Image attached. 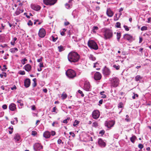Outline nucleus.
<instances>
[{"mask_svg": "<svg viewBox=\"0 0 151 151\" xmlns=\"http://www.w3.org/2000/svg\"><path fill=\"white\" fill-rule=\"evenodd\" d=\"M71 6H72V5L71 4H69L67 3L65 4V7L67 9H69V8H70L71 7Z\"/></svg>", "mask_w": 151, "mask_h": 151, "instance_id": "34", "label": "nucleus"}, {"mask_svg": "<svg viewBox=\"0 0 151 151\" xmlns=\"http://www.w3.org/2000/svg\"><path fill=\"white\" fill-rule=\"evenodd\" d=\"M92 117L94 119H97L99 116L100 113L98 110H94L92 113Z\"/></svg>", "mask_w": 151, "mask_h": 151, "instance_id": "10", "label": "nucleus"}, {"mask_svg": "<svg viewBox=\"0 0 151 151\" xmlns=\"http://www.w3.org/2000/svg\"><path fill=\"white\" fill-rule=\"evenodd\" d=\"M19 73L20 75H24L25 74V72L24 71L20 70L19 72Z\"/></svg>", "mask_w": 151, "mask_h": 151, "instance_id": "41", "label": "nucleus"}, {"mask_svg": "<svg viewBox=\"0 0 151 151\" xmlns=\"http://www.w3.org/2000/svg\"><path fill=\"white\" fill-rule=\"evenodd\" d=\"M51 38H52V41L54 42H55L58 39V38L57 37H55V36L53 35L52 36Z\"/></svg>", "mask_w": 151, "mask_h": 151, "instance_id": "31", "label": "nucleus"}, {"mask_svg": "<svg viewBox=\"0 0 151 151\" xmlns=\"http://www.w3.org/2000/svg\"><path fill=\"white\" fill-rule=\"evenodd\" d=\"M124 29H125L127 31L129 30V29L128 27L127 26L124 25Z\"/></svg>", "mask_w": 151, "mask_h": 151, "instance_id": "48", "label": "nucleus"}, {"mask_svg": "<svg viewBox=\"0 0 151 151\" xmlns=\"http://www.w3.org/2000/svg\"><path fill=\"white\" fill-rule=\"evenodd\" d=\"M45 31L43 28L40 29L38 35L40 37H43L45 35Z\"/></svg>", "mask_w": 151, "mask_h": 151, "instance_id": "12", "label": "nucleus"}, {"mask_svg": "<svg viewBox=\"0 0 151 151\" xmlns=\"http://www.w3.org/2000/svg\"><path fill=\"white\" fill-rule=\"evenodd\" d=\"M125 120L127 121V122H130V119L129 118H126L125 119Z\"/></svg>", "mask_w": 151, "mask_h": 151, "instance_id": "61", "label": "nucleus"}, {"mask_svg": "<svg viewBox=\"0 0 151 151\" xmlns=\"http://www.w3.org/2000/svg\"><path fill=\"white\" fill-rule=\"evenodd\" d=\"M31 107H32L31 109L32 110H34L35 109V106H34V105L32 106H31Z\"/></svg>", "mask_w": 151, "mask_h": 151, "instance_id": "58", "label": "nucleus"}, {"mask_svg": "<svg viewBox=\"0 0 151 151\" xmlns=\"http://www.w3.org/2000/svg\"><path fill=\"white\" fill-rule=\"evenodd\" d=\"M9 109L12 111H14L16 109V105L15 104H10L9 106Z\"/></svg>", "mask_w": 151, "mask_h": 151, "instance_id": "23", "label": "nucleus"}, {"mask_svg": "<svg viewBox=\"0 0 151 151\" xmlns=\"http://www.w3.org/2000/svg\"><path fill=\"white\" fill-rule=\"evenodd\" d=\"M93 125L95 127H96L98 126L97 123L96 122H94L93 123Z\"/></svg>", "mask_w": 151, "mask_h": 151, "instance_id": "50", "label": "nucleus"}, {"mask_svg": "<svg viewBox=\"0 0 151 151\" xmlns=\"http://www.w3.org/2000/svg\"><path fill=\"white\" fill-rule=\"evenodd\" d=\"M98 143L99 145L101 147H104L106 146L105 143L101 139H99Z\"/></svg>", "mask_w": 151, "mask_h": 151, "instance_id": "19", "label": "nucleus"}, {"mask_svg": "<svg viewBox=\"0 0 151 151\" xmlns=\"http://www.w3.org/2000/svg\"><path fill=\"white\" fill-rule=\"evenodd\" d=\"M78 92L80 94H81V96L82 97H83L84 96V94L83 93V92L82 91L80 90H78Z\"/></svg>", "mask_w": 151, "mask_h": 151, "instance_id": "42", "label": "nucleus"}, {"mask_svg": "<svg viewBox=\"0 0 151 151\" xmlns=\"http://www.w3.org/2000/svg\"><path fill=\"white\" fill-rule=\"evenodd\" d=\"M57 0H43L44 3L46 5H53L55 4Z\"/></svg>", "mask_w": 151, "mask_h": 151, "instance_id": "7", "label": "nucleus"}, {"mask_svg": "<svg viewBox=\"0 0 151 151\" xmlns=\"http://www.w3.org/2000/svg\"><path fill=\"white\" fill-rule=\"evenodd\" d=\"M88 45L90 48L96 50L98 48L97 44L93 40H89L88 43Z\"/></svg>", "mask_w": 151, "mask_h": 151, "instance_id": "3", "label": "nucleus"}, {"mask_svg": "<svg viewBox=\"0 0 151 151\" xmlns=\"http://www.w3.org/2000/svg\"><path fill=\"white\" fill-rule=\"evenodd\" d=\"M39 66L40 68L43 67H44L43 63L42 62L40 63L39 64Z\"/></svg>", "mask_w": 151, "mask_h": 151, "instance_id": "49", "label": "nucleus"}, {"mask_svg": "<svg viewBox=\"0 0 151 151\" xmlns=\"http://www.w3.org/2000/svg\"><path fill=\"white\" fill-rule=\"evenodd\" d=\"M69 119V118H67V119H65V120H64L63 121V122L64 123L67 124L68 123L67 122V120L69 119Z\"/></svg>", "mask_w": 151, "mask_h": 151, "instance_id": "54", "label": "nucleus"}, {"mask_svg": "<svg viewBox=\"0 0 151 151\" xmlns=\"http://www.w3.org/2000/svg\"><path fill=\"white\" fill-rule=\"evenodd\" d=\"M50 133L52 135L54 136L55 134V132L54 131H52Z\"/></svg>", "mask_w": 151, "mask_h": 151, "instance_id": "52", "label": "nucleus"}, {"mask_svg": "<svg viewBox=\"0 0 151 151\" xmlns=\"http://www.w3.org/2000/svg\"><path fill=\"white\" fill-rule=\"evenodd\" d=\"M31 7L32 9L36 11H39L41 9V7L40 6L35 4L31 5Z\"/></svg>", "mask_w": 151, "mask_h": 151, "instance_id": "15", "label": "nucleus"}, {"mask_svg": "<svg viewBox=\"0 0 151 151\" xmlns=\"http://www.w3.org/2000/svg\"><path fill=\"white\" fill-rule=\"evenodd\" d=\"M113 67L117 70H119L120 68V66L119 65H113Z\"/></svg>", "mask_w": 151, "mask_h": 151, "instance_id": "38", "label": "nucleus"}, {"mask_svg": "<svg viewBox=\"0 0 151 151\" xmlns=\"http://www.w3.org/2000/svg\"><path fill=\"white\" fill-rule=\"evenodd\" d=\"M58 48L59 50V51L60 52H61L64 49L63 47L62 46L60 45V46H58Z\"/></svg>", "mask_w": 151, "mask_h": 151, "instance_id": "32", "label": "nucleus"}, {"mask_svg": "<svg viewBox=\"0 0 151 151\" xmlns=\"http://www.w3.org/2000/svg\"><path fill=\"white\" fill-rule=\"evenodd\" d=\"M94 77L95 80H99L101 79V75L99 72H96L95 73Z\"/></svg>", "mask_w": 151, "mask_h": 151, "instance_id": "14", "label": "nucleus"}, {"mask_svg": "<svg viewBox=\"0 0 151 151\" xmlns=\"http://www.w3.org/2000/svg\"><path fill=\"white\" fill-rule=\"evenodd\" d=\"M103 74L105 76H108L110 75L111 72L109 69L105 66L102 70Z\"/></svg>", "mask_w": 151, "mask_h": 151, "instance_id": "11", "label": "nucleus"}, {"mask_svg": "<svg viewBox=\"0 0 151 151\" xmlns=\"http://www.w3.org/2000/svg\"><path fill=\"white\" fill-rule=\"evenodd\" d=\"M80 122L79 121L77 120H75L73 123V126L74 127L76 126Z\"/></svg>", "mask_w": 151, "mask_h": 151, "instance_id": "33", "label": "nucleus"}, {"mask_svg": "<svg viewBox=\"0 0 151 151\" xmlns=\"http://www.w3.org/2000/svg\"><path fill=\"white\" fill-rule=\"evenodd\" d=\"M142 78V77H141L140 76L137 75L135 77V79L136 81H139L140 80H141Z\"/></svg>", "mask_w": 151, "mask_h": 151, "instance_id": "24", "label": "nucleus"}, {"mask_svg": "<svg viewBox=\"0 0 151 151\" xmlns=\"http://www.w3.org/2000/svg\"><path fill=\"white\" fill-rule=\"evenodd\" d=\"M111 85L113 87H117L119 83V80L117 77H113L111 80Z\"/></svg>", "mask_w": 151, "mask_h": 151, "instance_id": "4", "label": "nucleus"}, {"mask_svg": "<svg viewBox=\"0 0 151 151\" xmlns=\"http://www.w3.org/2000/svg\"><path fill=\"white\" fill-rule=\"evenodd\" d=\"M99 29L98 27L97 26H94L93 27L92 32L94 33L96 32V31Z\"/></svg>", "mask_w": 151, "mask_h": 151, "instance_id": "29", "label": "nucleus"}, {"mask_svg": "<svg viewBox=\"0 0 151 151\" xmlns=\"http://www.w3.org/2000/svg\"><path fill=\"white\" fill-rule=\"evenodd\" d=\"M124 38L131 41H132V36L128 34H125L124 36Z\"/></svg>", "mask_w": 151, "mask_h": 151, "instance_id": "16", "label": "nucleus"}, {"mask_svg": "<svg viewBox=\"0 0 151 151\" xmlns=\"http://www.w3.org/2000/svg\"><path fill=\"white\" fill-rule=\"evenodd\" d=\"M136 137L135 136H132L130 138V140L132 142L134 143L135 142V140L136 139Z\"/></svg>", "mask_w": 151, "mask_h": 151, "instance_id": "28", "label": "nucleus"}, {"mask_svg": "<svg viewBox=\"0 0 151 151\" xmlns=\"http://www.w3.org/2000/svg\"><path fill=\"white\" fill-rule=\"evenodd\" d=\"M138 147L139 148L142 149L143 147V145L140 144L138 145Z\"/></svg>", "mask_w": 151, "mask_h": 151, "instance_id": "44", "label": "nucleus"}, {"mask_svg": "<svg viewBox=\"0 0 151 151\" xmlns=\"http://www.w3.org/2000/svg\"><path fill=\"white\" fill-rule=\"evenodd\" d=\"M104 93V91H102V92H101L100 93V94L101 95V97L103 98H105L106 97V96L105 95L103 94Z\"/></svg>", "mask_w": 151, "mask_h": 151, "instance_id": "35", "label": "nucleus"}, {"mask_svg": "<svg viewBox=\"0 0 151 151\" xmlns=\"http://www.w3.org/2000/svg\"><path fill=\"white\" fill-rule=\"evenodd\" d=\"M104 133L105 131L103 130L100 131L99 132V134H101L102 135H103L104 134Z\"/></svg>", "mask_w": 151, "mask_h": 151, "instance_id": "46", "label": "nucleus"}, {"mask_svg": "<svg viewBox=\"0 0 151 151\" xmlns=\"http://www.w3.org/2000/svg\"><path fill=\"white\" fill-rule=\"evenodd\" d=\"M62 142V140L60 139H59L58 141V144H60Z\"/></svg>", "mask_w": 151, "mask_h": 151, "instance_id": "60", "label": "nucleus"}, {"mask_svg": "<svg viewBox=\"0 0 151 151\" xmlns=\"http://www.w3.org/2000/svg\"><path fill=\"white\" fill-rule=\"evenodd\" d=\"M120 25L121 24L119 22H117L116 24V26L117 28H120Z\"/></svg>", "mask_w": 151, "mask_h": 151, "instance_id": "40", "label": "nucleus"}, {"mask_svg": "<svg viewBox=\"0 0 151 151\" xmlns=\"http://www.w3.org/2000/svg\"><path fill=\"white\" fill-rule=\"evenodd\" d=\"M37 134V132L35 131H33L32 132V134L33 136H35Z\"/></svg>", "mask_w": 151, "mask_h": 151, "instance_id": "43", "label": "nucleus"}, {"mask_svg": "<svg viewBox=\"0 0 151 151\" xmlns=\"http://www.w3.org/2000/svg\"><path fill=\"white\" fill-rule=\"evenodd\" d=\"M83 89L86 91H90L91 90V86L88 81H86L84 83Z\"/></svg>", "mask_w": 151, "mask_h": 151, "instance_id": "6", "label": "nucleus"}, {"mask_svg": "<svg viewBox=\"0 0 151 151\" xmlns=\"http://www.w3.org/2000/svg\"><path fill=\"white\" fill-rule=\"evenodd\" d=\"M114 13L110 9H108L106 11L107 15L109 17H111L113 15Z\"/></svg>", "mask_w": 151, "mask_h": 151, "instance_id": "18", "label": "nucleus"}, {"mask_svg": "<svg viewBox=\"0 0 151 151\" xmlns=\"http://www.w3.org/2000/svg\"><path fill=\"white\" fill-rule=\"evenodd\" d=\"M51 135L50 133L48 131H45L43 134V136L46 138H49Z\"/></svg>", "mask_w": 151, "mask_h": 151, "instance_id": "20", "label": "nucleus"}, {"mask_svg": "<svg viewBox=\"0 0 151 151\" xmlns=\"http://www.w3.org/2000/svg\"><path fill=\"white\" fill-rule=\"evenodd\" d=\"M147 27L146 26H144L142 27L141 28V30L142 31H144L147 30Z\"/></svg>", "mask_w": 151, "mask_h": 151, "instance_id": "36", "label": "nucleus"}, {"mask_svg": "<svg viewBox=\"0 0 151 151\" xmlns=\"http://www.w3.org/2000/svg\"><path fill=\"white\" fill-rule=\"evenodd\" d=\"M69 134L70 135H71L73 137H74L75 136V134L73 133V132H70Z\"/></svg>", "mask_w": 151, "mask_h": 151, "instance_id": "51", "label": "nucleus"}, {"mask_svg": "<svg viewBox=\"0 0 151 151\" xmlns=\"http://www.w3.org/2000/svg\"><path fill=\"white\" fill-rule=\"evenodd\" d=\"M24 12V10L23 9H17L15 13L16 15H17L21 13H22Z\"/></svg>", "mask_w": 151, "mask_h": 151, "instance_id": "22", "label": "nucleus"}, {"mask_svg": "<svg viewBox=\"0 0 151 151\" xmlns=\"http://www.w3.org/2000/svg\"><path fill=\"white\" fill-rule=\"evenodd\" d=\"M89 58L90 60L93 61H94L96 60V58L94 56L91 54H90L88 55Z\"/></svg>", "mask_w": 151, "mask_h": 151, "instance_id": "26", "label": "nucleus"}, {"mask_svg": "<svg viewBox=\"0 0 151 151\" xmlns=\"http://www.w3.org/2000/svg\"><path fill=\"white\" fill-rule=\"evenodd\" d=\"M103 99H101V100H100L99 101V104H102L103 103Z\"/></svg>", "mask_w": 151, "mask_h": 151, "instance_id": "64", "label": "nucleus"}, {"mask_svg": "<svg viewBox=\"0 0 151 151\" xmlns=\"http://www.w3.org/2000/svg\"><path fill=\"white\" fill-rule=\"evenodd\" d=\"M14 139L16 142H19L22 141L20 135L18 133L15 134Z\"/></svg>", "mask_w": 151, "mask_h": 151, "instance_id": "13", "label": "nucleus"}, {"mask_svg": "<svg viewBox=\"0 0 151 151\" xmlns=\"http://www.w3.org/2000/svg\"><path fill=\"white\" fill-rule=\"evenodd\" d=\"M43 58L42 57H41L40 59L37 60V61L38 62H41V61H42Z\"/></svg>", "mask_w": 151, "mask_h": 151, "instance_id": "45", "label": "nucleus"}, {"mask_svg": "<svg viewBox=\"0 0 151 151\" xmlns=\"http://www.w3.org/2000/svg\"><path fill=\"white\" fill-rule=\"evenodd\" d=\"M66 74L68 77L72 78L76 76V73L73 70H68L66 72Z\"/></svg>", "mask_w": 151, "mask_h": 151, "instance_id": "5", "label": "nucleus"}, {"mask_svg": "<svg viewBox=\"0 0 151 151\" xmlns=\"http://www.w3.org/2000/svg\"><path fill=\"white\" fill-rule=\"evenodd\" d=\"M30 84V81L29 79L27 78L24 81V85L26 88L28 87Z\"/></svg>", "mask_w": 151, "mask_h": 151, "instance_id": "17", "label": "nucleus"}, {"mask_svg": "<svg viewBox=\"0 0 151 151\" xmlns=\"http://www.w3.org/2000/svg\"><path fill=\"white\" fill-rule=\"evenodd\" d=\"M43 91L45 93H46L47 92V90L46 88L43 89Z\"/></svg>", "mask_w": 151, "mask_h": 151, "instance_id": "62", "label": "nucleus"}, {"mask_svg": "<svg viewBox=\"0 0 151 151\" xmlns=\"http://www.w3.org/2000/svg\"><path fill=\"white\" fill-rule=\"evenodd\" d=\"M151 21V18L150 17V18H148V19L147 22L148 23H150Z\"/></svg>", "mask_w": 151, "mask_h": 151, "instance_id": "63", "label": "nucleus"}, {"mask_svg": "<svg viewBox=\"0 0 151 151\" xmlns=\"http://www.w3.org/2000/svg\"><path fill=\"white\" fill-rule=\"evenodd\" d=\"M103 35L105 39H110L111 38L113 35L112 31L108 29H105L103 32Z\"/></svg>", "mask_w": 151, "mask_h": 151, "instance_id": "2", "label": "nucleus"}, {"mask_svg": "<svg viewBox=\"0 0 151 151\" xmlns=\"http://www.w3.org/2000/svg\"><path fill=\"white\" fill-rule=\"evenodd\" d=\"M17 89V88L15 86H14L13 87L11 88V89L12 90H14V89Z\"/></svg>", "mask_w": 151, "mask_h": 151, "instance_id": "56", "label": "nucleus"}, {"mask_svg": "<svg viewBox=\"0 0 151 151\" xmlns=\"http://www.w3.org/2000/svg\"><path fill=\"white\" fill-rule=\"evenodd\" d=\"M26 61H27V60L26 58H24L22 59L21 60V63L23 65L25 63V62Z\"/></svg>", "mask_w": 151, "mask_h": 151, "instance_id": "37", "label": "nucleus"}, {"mask_svg": "<svg viewBox=\"0 0 151 151\" xmlns=\"http://www.w3.org/2000/svg\"><path fill=\"white\" fill-rule=\"evenodd\" d=\"M34 150L35 151L40 150L42 149V146L39 143H36L33 146Z\"/></svg>", "mask_w": 151, "mask_h": 151, "instance_id": "8", "label": "nucleus"}, {"mask_svg": "<svg viewBox=\"0 0 151 151\" xmlns=\"http://www.w3.org/2000/svg\"><path fill=\"white\" fill-rule=\"evenodd\" d=\"M24 68L26 70L29 72L31 70V67L29 64H27L24 66Z\"/></svg>", "mask_w": 151, "mask_h": 151, "instance_id": "21", "label": "nucleus"}, {"mask_svg": "<svg viewBox=\"0 0 151 151\" xmlns=\"http://www.w3.org/2000/svg\"><path fill=\"white\" fill-rule=\"evenodd\" d=\"M115 124V122L113 121H106L105 123L106 126L108 128H110L113 126Z\"/></svg>", "mask_w": 151, "mask_h": 151, "instance_id": "9", "label": "nucleus"}, {"mask_svg": "<svg viewBox=\"0 0 151 151\" xmlns=\"http://www.w3.org/2000/svg\"><path fill=\"white\" fill-rule=\"evenodd\" d=\"M4 68L2 69V71H4L5 70H6L7 68L6 67V66L5 65H3Z\"/></svg>", "mask_w": 151, "mask_h": 151, "instance_id": "53", "label": "nucleus"}, {"mask_svg": "<svg viewBox=\"0 0 151 151\" xmlns=\"http://www.w3.org/2000/svg\"><path fill=\"white\" fill-rule=\"evenodd\" d=\"M121 37L120 33L117 32L116 34V38L118 42L119 41L120 38Z\"/></svg>", "mask_w": 151, "mask_h": 151, "instance_id": "27", "label": "nucleus"}, {"mask_svg": "<svg viewBox=\"0 0 151 151\" xmlns=\"http://www.w3.org/2000/svg\"><path fill=\"white\" fill-rule=\"evenodd\" d=\"M27 24L28 25H32L33 24L32 22L31 21V20H29L27 23Z\"/></svg>", "mask_w": 151, "mask_h": 151, "instance_id": "47", "label": "nucleus"}, {"mask_svg": "<svg viewBox=\"0 0 151 151\" xmlns=\"http://www.w3.org/2000/svg\"><path fill=\"white\" fill-rule=\"evenodd\" d=\"M18 50V49L16 47L12 48L10 49V51L12 53H14Z\"/></svg>", "mask_w": 151, "mask_h": 151, "instance_id": "25", "label": "nucleus"}, {"mask_svg": "<svg viewBox=\"0 0 151 151\" xmlns=\"http://www.w3.org/2000/svg\"><path fill=\"white\" fill-rule=\"evenodd\" d=\"M70 24L68 22H66L64 23V25L65 26H67Z\"/></svg>", "mask_w": 151, "mask_h": 151, "instance_id": "57", "label": "nucleus"}, {"mask_svg": "<svg viewBox=\"0 0 151 151\" xmlns=\"http://www.w3.org/2000/svg\"><path fill=\"white\" fill-rule=\"evenodd\" d=\"M68 58L70 62L75 63L78 61L80 58V56L77 52L73 51L69 53Z\"/></svg>", "mask_w": 151, "mask_h": 151, "instance_id": "1", "label": "nucleus"}, {"mask_svg": "<svg viewBox=\"0 0 151 151\" xmlns=\"http://www.w3.org/2000/svg\"><path fill=\"white\" fill-rule=\"evenodd\" d=\"M61 97L63 99H64L67 98V95L64 92L62 94Z\"/></svg>", "mask_w": 151, "mask_h": 151, "instance_id": "30", "label": "nucleus"}, {"mask_svg": "<svg viewBox=\"0 0 151 151\" xmlns=\"http://www.w3.org/2000/svg\"><path fill=\"white\" fill-rule=\"evenodd\" d=\"M134 95L132 96V98L133 99H135L136 98H137L138 96V95L137 94H135V93H134Z\"/></svg>", "mask_w": 151, "mask_h": 151, "instance_id": "39", "label": "nucleus"}, {"mask_svg": "<svg viewBox=\"0 0 151 151\" xmlns=\"http://www.w3.org/2000/svg\"><path fill=\"white\" fill-rule=\"evenodd\" d=\"M139 43H141L142 41V38L141 37H139Z\"/></svg>", "mask_w": 151, "mask_h": 151, "instance_id": "59", "label": "nucleus"}, {"mask_svg": "<svg viewBox=\"0 0 151 151\" xmlns=\"http://www.w3.org/2000/svg\"><path fill=\"white\" fill-rule=\"evenodd\" d=\"M2 108L4 109H6L7 108V106L6 104H4L2 106Z\"/></svg>", "mask_w": 151, "mask_h": 151, "instance_id": "55", "label": "nucleus"}]
</instances>
